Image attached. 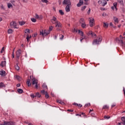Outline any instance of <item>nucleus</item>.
<instances>
[{
	"label": "nucleus",
	"instance_id": "f257e3e1",
	"mask_svg": "<svg viewBox=\"0 0 125 125\" xmlns=\"http://www.w3.org/2000/svg\"><path fill=\"white\" fill-rule=\"evenodd\" d=\"M50 21L52 24H57L56 27L58 26L59 28H61V23L57 21L56 17L53 16V19H51Z\"/></svg>",
	"mask_w": 125,
	"mask_h": 125
},
{
	"label": "nucleus",
	"instance_id": "f03ea898",
	"mask_svg": "<svg viewBox=\"0 0 125 125\" xmlns=\"http://www.w3.org/2000/svg\"><path fill=\"white\" fill-rule=\"evenodd\" d=\"M49 34H50L49 31H46V30H44V31L42 30V31L40 32V36L42 35V37H46Z\"/></svg>",
	"mask_w": 125,
	"mask_h": 125
},
{
	"label": "nucleus",
	"instance_id": "7ed1b4c3",
	"mask_svg": "<svg viewBox=\"0 0 125 125\" xmlns=\"http://www.w3.org/2000/svg\"><path fill=\"white\" fill-rule=\"evenodd\" d=\"M15 122L12 121H4L3 124H0V125H15Z\"/></svg>",
	"mask_w": 125,
	"mask_h": 125
},
{
	"label": "nucleus",
	"instance_id": "20e7f679",
	"mask_svg": "<svg viewBox=\"0 0 125 125\" xmlns=\"http://www.w3.org/2000/svg\"><path fill=\"white\" fill-rule=\"evenodd\" d=\"M30 78L32 81V84L34 85V84H36V83H38L39 81L36 79V78H33L32 79L31 76H30Z\"/></svg>",
	"mask_w": 125,
	"mask_h": 125
},
{
	"label": "nucleus",
	"instance_id": "39448f33",
	"mask_svg": "<svg viewBox=\"0 0 125 125\" xmlns=\"http://www.w3.org/2000/svg\"><path fill=\"white\" fill-rule=\"evenodd\" d=\"M89 25L90 27H93V25H94V19L91 18H89Z\"/></svg>",
	"mask_w": 125,
	"mask_h": 125
},
{
	"label": "nucleus",
	"instance_id": "423d86ee",
	"mask_svg": "<svg viewBox=\"0 0 125 125\" xmlns=\"http://www.w3.org/2000/svg\"><path fill=\"white\" fill-rule=\"evenodd\" d=\"M21 49L18 50L16 52V57H17V60H18L19 59V57H20V55H21Z\"/></svg>",
	"mask_w": 125,
	"mask_h": 125
},
{
	"label": "nucleus",
	"instance_id": "0eeeda50",
	"mask_svg": "<svg viewBox=\"0 0 125 125\" xmlns=\"http://www.w3.org/2000/svg\"><path fill=\"white\" fill-rule=\"evenodd\" d=\"M102 41V37H100L97 40H95L94 41V42H96V43H97V44H98V43H99V42H101Z\"/></svg>",
	"mask_w": 125,
	"mask_h": 125
},
{
	"label": "nucleus",
	"instance_id": "6e6552de",
	"mask_svg": "<svg viewBox=\"0 0 125 125\" xmlns=\"http://www.w3.org/2000/svg\"><path fill=\"white\" fill-rule=\"evenodd\" d=\"M11 26H12L14 29H18V27H17V23L14 21H12L10 23Z\"/></svg>",
	"mask_w": 125,
	"mask_h": 125
},
{
	"label": "nucleus",
	"instance_id": "1a4fd4ad",
	"mask_svg": "<svg viewBox=\"0 0 125 125\" xmlns=\"http://www.w3.org/2000/svg\"><path fill=\"white\" fill-rule=\"evenodd\" d=\"M62 4L63 5L67 4V5H68V4L71 5V0H64L62 2Z\"/></svg>",
	"mask_w": 125,
	"mask_h": 125
},
{
	"label": "nucleus",
	"instance_id": "9d476101",
	"mask_svg": "<svg viewBox=\"0 0 125 125\" xmlns=\"http://www.w3.org/2000/svg\"><path fill=\"white\" fill-rule=\"evenodd\" d=\"M116 41H118L119 43H121L122 46L123 45H125V43L124 42V41L123 40H121L120 38H117L116 39Z\"/></svg>",
	"mask_w": 125,
	"mask_h": 125
},
{
	"label": "nucleus",
	"instance_id": "9b49d317",
	"mask_svg": "<svg viewBox=\"0 0 125 125\" xmlns=\"http://www.w3.org/2000/svg\"><path fill=\"white\" fill-rule=\"evenodd\" d=\"M70 5H71L68 4L65 7V10H66V12H69V11H70Z\"/></svg>",
	"mask_w": 125,
	"mask_h": 125
},
{
	"label": "nucleus",
	"instance_id": "f8f14e48",
	"mask_svg": "<svg viewBox=\"0 0 125 125\" xmlns=\"http://www.w3.org/2000/svg\"><path fill=\"white\" fill-rule=\"evenodd\" d=\"M5 65H6V61H5L1 62V63L0 64V66H1L2 68H3Z\"/></svg>",
	"mask_w": 125,
	"mask_h": 125
},
{
	"label": "nucleus",
	"instance_id": "ddd939ff",
	"mask_svg": "<svg viewBox=\"0 0 125 125\" xmlns=\"http://www.w3.org/2000/svg\"><path fill=\"white\" fill-rule=\"evenodd\" d=\"M6 72L4 70H1L0 71V76H3V77H5Z\"/></svg>",
	"mask_w": 125,
	"mask_h": 125
},
{
	"label": "nucleus",
	"instance_id": "4468645a",
	"mask_svg": "<svg viewBox=\"0 0 125 125\" xmlns=\"http://www.w3.org/2000/svg\"><path fill=\"white\" fill-rule=\"evenodd\" d=\"M102 6H105L106 4H107V1L105 0H103V2H102Z\"/></svg>",
	"mask_w": 125,
	"mask_h": 125
},
{
	"label": "nucleus",
	"instance_id": "2eb2a0df",
	"mask_svg": "<svg viewBox=\"0 0 125 125\" xmlns=\"http://www.w3.org/2000/svg\"><path fill=\"white\" fill-rule=\"evenodd\" d=\"M57 102H58V103H59L60 104H61L62 105L65 104V103L64 102H62V101H61V100H57Z\"/></svg>",
	"mask_w": 125,
	"mask_h": 125
},
{
	"label": "nucleus",
	"instance_id": "dca6fc26",
	"mask_svg": "<svg viewBox=\"0 0 125 125\" xmlns=\"http://www.w3.org/2000/svg\"><path fill=\"white\" fill-rule=\"evenodd\" d=\"M87 35L88 36H91L92 37H93V32L91 31H89L87 33Z\"/></svg>",
	"mask_w": 125,
	"mask_h": 125
},
{
	"label": "nucleus",
	"instance_id": "f3484780",
	"mask_svg": "<svg viewBox=\"0 0 125 125\" xmlns=\"http://www.w3.org/2000/svg\"><path fill=\"white\" fill-rule=\"evenodd\" d=\"M121 121H122V122H122L121 123L123 125H125V117H122L121 118Z\"/></svg>",
	"mask_w": 125,
	"mask_h": 125
},
{
	"label": "nucleus",
	"instance_id": "a211bd4d",
	"mask_svg": "<svg viewBox=\"0 0 125 125\" xmlns=\"http://www.w3.org/2000/svg\"><path fill=\"white\" fill-rule=\"evenodd\" d=\"M28 86H31V80L30 79H27V81L26 82Z\"/></svg>",
	"mask_w": 125,
	"mask_h": 125
},
{
	"label": "nucleus",
	"instance_id": "6ab92c4d",
	"mask_svg": "<svg viewBox=\"0 0 125 125\" xmlns=\"http://www.w3.org/2000/svg\"><path fill=\"white\" fill-rule=\"evenodd\" d=\"M7 6H8V8H13V6L12 5V4H11L10 3H7Z\"/></svg>",
	"mask_w": 125,
	"mask_h": 125
},
{
	"label": "nucleus",
	"instance_id": "aec40b11",
	"mask_svg": "<svg viewBox=\"0 0 125 125\" xmlns=\"http://www.w3.org/2000/svg\"><path fill=\"white\" fill-rule=\"evenodd\" d=\"M108 26H109V23H108L107 22H104V28H108Z\"/></svg>",
	"mask_w": 125,
	"mask_h": 125
},
{
	"label": "nucleus",
	"instance_id": "412c9836",
	"mask_svg": "<svg viewBox=\"0 0 125 125\" xmlns=\"http://www.w3.org/2000/svg\"><path fill=\"white\" fill-rule=\"evenodd\" d=\"M78 33L79 34H80V36H81V37H83V32L81 31V30H79Z\"/></svg>",
	"mask_w": 125,
	"mask_h": 125
},
{
	"label": "nucleus",
	"instance_id": "4be33fe9",
	"mask_svg": "<svg viewBox=\"0 0 125 125\" xmlns=\"http://www.w3.org/2000/svg\"><path fill=\"white\" fill-rule=\"evenodd\" d=\"M41 96H42L40 93L37 92L36 93L35 97H38V98H40Z\"/></svg>",
	"mask_w": 125,
	"mask_h": 125
},
{
	"label": "nucleus",
	"instance_id": "5701e85b",
	"mask_svg": "<svg viewBox=\"0 0 125 125\" xmlns=\"http://www.w3.org/2000/svg\"><path fill=\"white\" fill-rule=\"evenodd\" d=\"M81 24V27H82L83 29H85V27H86V24H85V22H83Z\"/></svg>",
	"mask_w": 125,
	"mask_h": 125
},
{
	"label": "nucleus",
	"instance_id": "b1692460",
	"mask_svg": "<svg viewBox=\"0 0 125 125\" xmlns=\"http://www.w3.org/2000/svg\"><path fill=\"white\" fill-rule=\"evenodd\" d=\"M25 22L21 21H19V23L21 26H23V25H25Z\"/></svg>",
	"mask_w": 125,
	"mask_h": 125
},
{
	"label": "nucleus",
	"instance_id": "393cba45",
	"mask_svg": "<svg viewBox=\"0 0 125 125\" xmlns=\"http://www.w3.org/2000/svg\"><path fill=\"white\" fill-rule=\"evenodd\" d=\"M113 19L115 22H116L117 23H119V19H118V18L114 17Z\"/></svg>",
	"mask_w": 125,
	"mask_h": 125
},
{
	"label": "nucleus",
	"instance_id": "a878e982",
	"mask_svg": "<svg viewBox=\"0 0 125 125\" xmlns=\"http://www.w3.org/2000/svg\"><path fill=\"white\" fill-rule=\"evenodd\" d=\"M73 105H77L78 107H80V108H81V107H83V105H82L81 104H78L76 103H74L73 104Z\"/></svg>",
	"mask_w": 125,
	"mask_h": 125
},
{
	"label": "nucleus",
	"instance_id": "bb28decb",
	"mask_svg": "<svg viewBox=\"0 0 125 125\" xmlns=\"http://www.w3.org/2000/svg\"><path fill=\"white\" fill-rule=\"evenodd\" d=\"M17 91L19 93H23V89H18Z\"/></svg>",
	"mask_w": 125,
	"mask_h": 125
},
{
	"label": "nucleus",
	"instance_id": "cd10ccee",
	"mask_svg": "<svg viewBox=\"0 0 125 125\" xmlns=\"http://www.w3.org/2000/svg\"><path fill=\"white\" fill-rule=\"evenodd\" d=\"M53 29V26H49V30H48V31H49V33L50 34V32H51V31Z\"/></svg>",
	"mask_w": 125,
	"mask_h": 125
},
{
	"label": "nucleus",
	"instance_id": "c85d7f7f",
	"mask_svg": "<svg viewBox=\"0 0 125 125\" xmlns=\"http://www.w3.org/2000/svg\"><path fill=\"white\" fill-rule=\"evenodd\" d=\"M117 5H118V3H117V2L113 3V6L116 9H117Z\"/></svg>",
	"mask_w": 125,
	"mask_h": 125
},
{
	"label": "nucleus",
	"instance_id": "c756f323",
	"mask_svg": "<svg viewBox=\"0 0 125 125\" xmlns=\"http://www.w3.org/2000/svg\"><path fill=\"white\" fill-rule=\"evenodd\" d=\"M16 70H17V71H19L20 70V67H19V66H18V64H17V65L15 66Z\"/></svg>",
	"mask_w": 125,
	"mask_h": 125
},
{
	"label": "nucleus",
	"instance_id": "7c9ffc66",
	"mask_svg": "<svg viewBox=\"0 0 125 125\" xmlns=\"http://www.w3.org/2000/svg\"><path fill=\"white\" fill-rule=\"evenodd\" d=\"M13 31L11 29H9L8 30V34H12Z\"/></svg>",
	"mask_w": 125,
	"mask_h": 125
},
{
	"label": "nucleus",
	"instance_id": "2f4dec72",
	"mask_svg": "<svg viewBox=\"0 0 125 125\" xmlns=\"http://www.w3.org/2000/svg\"><path fill=\"white\" fill-rule=\"evenodd\" d=\"M31 20L32 22H33L34 23H35V22H37V20L34 18H31Z\"/></svg>",
	"mask_w": 125,
	"mask_h": 125
},
{
	"label": "nucleus",
	"instance_id": "473e14b6",
	"mask_svg": "<svg viewBox=\"0 0 125 125\" xmlns=\"http://www.w3.org/2000/svg\"><path fill=\"white\" fill-rule=\"evenodd\" d=\"M0 87H5V85L3 84L2 83H0Z\"/></svg>",
	"mask_w": 125,
	"mask_h": 125
},
{
	"label": "nucleus",
	"instance_id": "72a5a7b5",
	"mask_svg": "<svg viewBox=\"0 0 125 125\" xmlns=\"http://www.w3.org/2000/svg\"><path fill=\"white\" fill-rule=\"evenodd\" d=\"M59 12L61 14V15H64V12L62 10H59Z\"/></svg>",
	"mask_w": 125,
	"mask_h": 125
},
{
	"label": "nucleus",
	"instance_id": "f704fd0d",
	"mask_svg": "<svg viewBox=\"0 0 125 125\" xmlns=\"http://www.w3.org/2000/svg\"><path fill=\"white\" fill-rule=\"evenodd\" d=\"M42 87H43V88H47V86L46 85V84H45L44 83H43Z\"/></svg>",
	"mask_w": 125,
	"mask_h": 125
},
{
	"label": "nucleus",
	"instance_id": "c9c22d12",
	"mask_svg": "<svg viewBox=\"0 0 125 125\" xmlns=\"http://www.w3.org/2000/svg\"><path fill=\"white\" fill-rule=\"evenodd\" d=\"M16 79H17V80H18V81H20L21 80V78H20V76L17 75L16 76Z\"/></svg>",
	"mask_w": 125,
	"mask_h": 125
},
{
	"label": "nucleus",
	"instance_id": "e433bc0d",
	"mask_svg": "<svg viewBox=\"0 0 125 125\" xmlns=\"http://www.w3.org/2000/svg\"><path fill=\"white\" fill-rule=\"evenodd\" d=\"M84 20L83 19H80V23L81 24H83V23H84Z\"/></svg>",
	"mask_w": 125,
	"mask_h": 125
},
{
	"label": "nucleus",
	"instance_id": "4c0bfd02",
	"mask_svg": "<svg viewBox=\"0 0 125 125\" xmlns=\"http://www.w3.org/2000/svg\"><path fill=\"white\" fill-rule=\"evenodd\" d=\"M82 5H83V4L80 3V2L77 4V6L78 7H80L82 6Z\"/></svg>",
	"mask_w": 125,
	"mask_h": 125
},
{
	"label": "nucleus",
	"instance_id": "58836bf2",
	"mask_svg": "<svg viewBox=\"0 0 125 125\" xmlns=\"http://www.w3.org/2000/svg\"><path fill=\"white\" fill-rule=\"evenodd\" d=\"M103 109H109V106H108L106 105H104V107H103Z\"/></svg>",
	"mask_w": 125,
	"mask_h": 125
},
{
	"label": "nucleus",
	"instance_id": "ea45409f",
	"mask_svg": "<svg viewBox=\"0 0 125 125\" xmlns=\"http://www.w3.org/2000/svg\"><path fill=\"white\" fill-rule=\"evenodd\" d=\"M41 93H43V94H45V93H46V92H46L45 90H42L41 91Z\"/></svg>",
	"mask_w": 125,
	"mask_h": 125
},
{
	"label": "nucleus",
	"instance_id": "a19ab883",
	"mask_svg": "<svg viewBox=\"0 0 125 125\" xmlns=\"http://www.w3.org/2000/svg\"><path fill=\"white\" fill-rule=\"evenodd\" d=\"M104 119H106V120H109L111 117L110 116H104Z\"/></svg>",
	"mask_w": 125,
	"mask_h": 125
},
{
	"label": "nucleus",
	"instance_id": "79ce46f5",
	"mask_svg": "<svg viewBox=\"0 0 125 125\" xmlns=\"http://www.w3.org/2000/svg\"><path fill=\"white\" fill-rule=\"evenodd\" d=\"M86 8V6H84L81 8V10L83 11V10H85Z\"/></svg>",
	"mask_w": 125,
	"mask_h": 125
},
{
	"label": "nucleus",
	"instance_id": "37998d69",
	"mask_svg": "<svg viewBox=\"0 0 125 125\" xmlns=\"http://www.w3.org/2000/svg\"><path fill=\"white\" fill-rule=\"evenodd\" d=\"M45 95V98H48L49 97V95H48V94L47 93V92H46Z\"/></svg>",
	"mask_w": 125,
	"mask_h": 125
},
{
	"label": "nucleus",
	"instance_id": "c03bdc74",
	"mask_svg": "<svg viewBox=\"0 0 125 125\" xmlns=\"http://www.w3.org/2000/svg\"><path fill=\"white\" fill-rule=\"evenodd\" d=\"M42 2H45V3H47V2H48V0H42Z\"/></svg>",
	"mask_w": 125,
	"mask_h": 125
},
{
	"label": "nucleus",
	"instance_id": "a18cd8bd",
	"mask_svg": "<svg viewBox=\"0 0 125 125\" xmlns=\"http://www.w3.org/2000/svg\"><path fill=\"white\" fill-rule=\"evenodd\" d=\"M25 31H26V32H27L29 34H30V33H31V30H30V29H26Z\"/></svg>",
	"mask_w": 125,
	"mask_h": 125
},
{
	"label": "nucleus",
	"instance_id": "49530a36",
	"mask_svg": "<svg viewBox=\"0 0 125 125\" xmlns=\"http://www.w3.org/2000/svg\"><path fill=\"white\" fill-rule=\"evenodd\" d=\"M4 51V47H3L1 50L0 53H3Z\"/></svg>",
	"mask_w": 125,
	"mask_h": 125
},
{
	"label": "nucleus",
	"instance_id": "de8ad7c7",
	"mask_svg": "<svg viewBox=\"0 0 125 125\" xmlns=\"http://www.w3.org/2000/svg\"><path fill=\"white\" fill-rule=\"evenodd\" d=\"M36 85H35V88H36L37 89H38V88H39V84H38V83H36V84H35Z\"/></svg>",
	"mask_w": 125,
	"mask_h": 125
},
{
	"label": "nucleus",
	"instance_id": "09e8293b",
	"mask_svg": "<svg viewBox=\"0 0 125 125\" xmlns=\"http://www.w3.org/2000/svg\"><path fill=\"white\" fill-rule=\"evenodd\" d=\"M80 3H81L82 5L83 4V0H80Z\"/></svg>",
	"mask_w": 125,
	"mask_h": 125
},
{
	"label": "nucleus",
	"instance_id": "8fccbe9b",
	"mask_svg": "<svg viewBox=\"0 0 125 125\" xmlns=\"http://www.w3.org/2000/svg\"><path fill=\"white\" fill-rule=\"evenodd\" d=\"M35 18L36 19H39V16H38V15L37 14H36Z\"/></svg>",
	"mask_w": 125,
	"mask_h": 125
},
{
	"label": "nucleus",
	"instance_id": "3c124183",
	"mask_svg": "<svg viewBox=\"0 0 125 125\" xmlns=\"http://www.w3.org/2000/svg\"><path fill=\"white\" fill-rule=\"evenodd\" d=\"M103 1V0H99L98 1V3H99V4H102Z\"/></svg>",
	"mask_w": 125,
	"mask_h": 125
},
{
	"label": "nucleus",
	"instance_id": "603ef678",
	"mask_svg": "<svg viewBox=\"0 0 125 125\" xmlns=\"http://www.w3.org/2000/svg\"><path fill=\"white\" fill-rule=\"evenodd\" d=\"M42 18H43L42 16L40 15V16H39V19H40V20H42Z\"/></svg>",
	"mask_w": 125,
	"mask_h": 125
},
{
	"label": "nucleus",
	"instance_id": "864d4df0",
	"mask_svg": "<svg viewBox=\"0 0 125 125\" xmlns=\"http://www.w3.org/2000/svg\"><path fill=\"white\" fill-rule=\"evenodd\" d=\"M107 14L105 13H103L102 14V16H104V17H105V16H106Z\"/></svg>",
	"mask_w": 125,
	"mask_h": 125
},
{
	"label": "nucleus",
	"instance_id": "5fc2aeb1",
	"mask_svg": "<svg viewBox=\"0 0 125 125\" xmlns=\"http://www.w3.org/2000/svg\"><path fill=\"white\" fill-rule=\"evenodd\" d=\"M90 11H91V9L89 8V10L87 11V14H90Z\"/></svg>",
	"mask_w": 125,
	"mask_h": 125
},
{
	"label": "nucleus",
	"instance_id": "6e6d98bb",
	"mask_svg": "<svg viewBox=\"0 0 125 125\" xmlns=\"http://www.w3.org/2000/svg\"><path fill=\"white\" fill-rule=\"evenodd\" d=\"M36 36H38V33H37L34 34V36H33V38H36Z\"/></svg>",
	"mask_w": 125,
	"mask_h": 125
},
{
	"label": "nucleus",
	"instance_id": "4d7b16f0",
	"mask_svg": "<svg viewBox=\"0 0 125 125\" xmlns=\"http://www.w3.org/2000/svg\"><path fill=\"white\" fill-rule=\"evenodd\" d=\"M31 97H32V98H35V97H36V96H35L34 94H32L30 95Z\"/></svg>",
	"mask_w": 125,
	"mask_h": 125
},
{
	"label": "nucleus",
	"instance_id": "13d9d810",
	"mask_svg": "<svg viewBox=\"0 0 125 125\" xmlns=\"http://www.w3.org/2000/svg\"><path fill=\"white\" fill-rule=\"evenodd\" d=\"M73 32V33H75V32H76V33H78V30H76V28H74Z\"/></svg>",
	"mask_w": 125,
	"mask_h": 125
},
{
	"label": "nucleus",
	"instance_id": "bf43d9fd",
	"mask_svg": "<svg viewBox=\"0 0 125 125\" xmlns=\"http://www.w3.org/2000/svg\"><path fill=\"white\" fill-rule=\"evenodd\" d=\"M67 111H68V112H74V110H72V109H68V110H67Z\"/></svg>",
	"mask_w": 125,
	"mask_h": 125
},
{
	"label": "nucleus",
	"instance_id": "052dcab7",
	"mask_svg": "<svg viewBox=\"0 0 125 125\" xmlns=\"http://www.w3.org/2000/svg\"><path fill=\"white\" fill-rule=\"evenodd\" d=\"M29 39H30L29 37V35H27V36L26 37V40H27V41L28 42V41H29Z\"/></svg>",
	"mask_w": 125,
	"mask_h": 125
},
{
	"label": "nucleus",
	"instance_id": "680f3d73",
	"mask_svg": "<svg viewBox=\"0 0 125 125\" xmlns=\"http://www.w3.org/2000/svg\"><path fill=\"white\" fill-rule=\"evenodd\" d=\"M20 85H21V84H20V83H18V84H17V87H20Z\"/></svg>",
	"mask_w": 125,
	"mask_h": 125
},
{
	"label": "nucleus",
	"instance_id": "e2e57ef3",
	"mask_svg": "<svg viewBox=\"0 0 125 125\" xmlns=\"http://www.w3.org/2000/svg\"><path fill=\"white\" fill-rule=\"evenodd\" d=\"M10 2H11V3H14L15 2V1L14 0H11Z\"/></svg>",
	"mask_w": 125,
	"mask_h": 125
},
{
	"label": "nucleus",
	"instance_id": "0e129e2a",
	"mask_svg": "<svg viewBox=\"0 0 125 125\" xmlns=\"http://www.w3.org/2000/svg\"><path fill=\"white\" fill-rule=\"evenodd\" d=\"M85 106H90V104H89V103H88V104H85Z\"/></svg>",
	"mask_w": 125,
	"mask_h": 125
},
{
	"label": "nucleus",
	"instance_id": "69168bd1",
	"mask_svg": "<svg viewBox=\"0 0 125 125\" xmlns=\"http://www.w3.org/2000/svg\"><path fill=\"white\" fill-rule=\"evenodd\" d=\"M101 10H105V8H101Z\"/></svg>",
	"mask_w": 125,
	"mask_h": 125
},
{
	"label": "nucleus",
	"instance_id": "338daca9",
	"mask_svg": "<svg viewBox=\"0 0 125 125\" xmlns=\"http://www.w3.org/2000/svg\"><path fill=\"white\" fill-rule=\"evenodd\" d=\"M1 8H2V9H4V7H3V6L2 5H1Z\"/></svg>",
	"mask_w": 125,
	"mask_h": 125
},
{
	"label": "nucleus",
	"instance_id": "774afa93",
	"mask_svg": "<svg viewBox=\"0 0 125 125\" xmlns=\"http://www.w3.org/2000/svg\"><path fill=\"white\" fill-rule=\"evenodd\" d=\"M109 25H110V26H113V23H112V22H110V23H109Z\"/></svg>",
	"mask_w": 125,
	"mask_h": 125
}]
</instances>
